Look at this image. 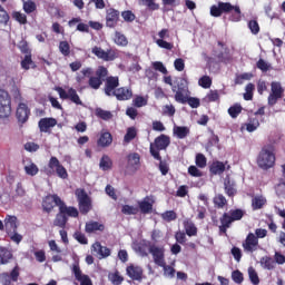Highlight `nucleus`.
<instances>
[{"label": "nucleus", "mask_w": 285, "mask_h": 285, "mask_svg": "<svg viewBox=\"0 0 285 285\" xmlns=\"http://www.w3.org/2000/svg\"><path fill=\"white\" fill-rule=\"evenodd\" d=\"M4 228H6L8 234L17 230V217L8 216L4 219Z\"/></svg>", "instance_id": "obj_31"}, {"label": "nucleus", "mask_w": 285, "mask_h": 285, "mask_svg": "<svg viewBox=\"0 0 285 285\" xmlns=\"http://www.w3.org/2000/svg\"><path fill=\"white\" fill-rule=\"evenodd\" d=\"M12 18L18 21V23H21V24H26L28 23V18L26 17L24 13H21L19 11H13L12 12Z\"/></svg>", "instance_id": "obj_50"}, {"label": "nucleus", "mask_w": 285, "mask_h": 285, "mask_svg": "<svg viewBox=\"0 0 285 285\" xmlns=\"http://www.w3.org/2000/svg\"><path fill=\"white\" fill-rule=\"evenodd\" d=\"M117 88H119V78L118 77H107L105 81V95L107 97H114L117 92Z\"/></svg>", "instance_id": "obj_13"}, {"label": "nucleus", "mask_w": 285, "mask_h": 285, "mask_svg": "<svg viewBox=\"0 0 285 285\" xmlns=\"http://www.w3.org/2000/svg\"><path fill=\"white\" fill-rule=\"evenodd\" d=\"M213 202L217 208H224L227 204L226 197H224L222 194L216 195Z\"/></svg>", "instance_id": "obj_48"}, {"label": "nucleus", "mask_w": 285, "mask_h": 285, "mask_svg": "<svg viewBox=\"0 0 285 285\" xmlns=\"http://www.w3.org/2000/svg\"><path fill=\"white\" fill-rule=\"evenodd\" d=\"M256 66L258 70H262V72H268V70H271V63L266 62L264 59H259Z\"/></svg>", "instance_id": "obj_57"}, {"label": "nucleus", "mask_w": 285, "mask_h": 285, "mask_svg": "<svg viewBox=\"0 0 285 285\" xmlns=\"http://www.w3.org/2000/svg\"><path fill=\"white\" fill-rule=\"evenodd\" d=\"M114 97H116L118 101H128V99H132V90L125 87L118 88Z\"/></svg>", "instance_id": "obj_25"}, {"label": "nucleus", "mask_w": 285, "mask_h": 285, "mask_svg": "<svg viewBox=\"0 0 285 285\" xmlns=\"http://www.w3.org/2000/svg\"><path fill=\"white\" fill-rule=\"evenodd\" d=\"M121 213H124V215H137L139 213V208L130 205H124Z\"/></svg>", "instance_id": "obj_52"}, {"label": "nucleus", "mask_w": 285, "mask_h": 285, "mask_svg": "<svg viewBox=\"0 0 285 285\" xmlns=\"http://www.w3.org/2000/svg\"><path fill=\"white\" fill-rule=\"evenodd\" d=\"M10 259H12V253L3 247H0V264H8V261Z\"/></svg>", "instance_id": "obj_40"}, {"label": "nucleus", "mask_w": 285, "mask_h": 285, "mask_svg": "<svg viewBox=\"0 0 285 285\" xmlns=\"http://www.w3.org/2000/svg\"><path fill=\"white\" fill-rule=\"evenodd\" d=\"M224 170H226V165H224V163H222V161L213 163V165L210 167V173L213 175H222V173H224Z\"/></svg>", "instance_id": "obj_34"}, {"label": "nucleus", "mask_w": 285, "mask_h": 285, "mask_svg": "<svg viewBox=\"0 0 285 285\" xmlns=\"http://www.w3.org/2000/svg\"><path fill=\"white\" fill-rule=\"evenodd\" d=\"M170 146V137L166 135L158 136L154 142L150 144V155L154 159L161 161V156L159 155V150H166Z\"/></svg>", "instance_id": "obj_3"}, {"label": "nucleus", "mask_w": 285, "mask_h": 285, "mask_svg": "<svg viewBox=\"0 0 285 285\" xmlns=\"http://www.w3.org/2000/svg\"><path fill=\"white\" fill-rule=\"evenodd\" d=\"M96 116L99 117L100 119H104L105 121H108V119H112V114L101 108L96 109Z\"/></svg>", "instance_id": "obj_47"}, {"label": "nucleus", "mask_w": 285, "mask_h": 285, "mask_svg": "<svg viewBox=\"0 0 285 285\" xmlns=\"http://www.w3.org/2000/svg\"><path fill=\"white\" fill-rule=\"evenodd\" d=\"M173 132L178 139H186L190 135V129L188 127L174 126Z\"/></svg>", "instance_id": "obj_29"}, {"label": "nucleus", "mask_w": 285, "mask_h": 285, "mask_svg": "<svg viewBox=\"0 0 285 285\" xmlns=\"http://www.w3.org/2000/svg\"><path fill=\"white\" fill-rule=\"evenodd\" d=\"M183 225L185 228V233L186 235H188V237H195V235H197V226H195L194 222H191L190 219H185Z\"/></svg>", "instance_id": "obj_28"}, {"label": "nucleus", "mask_w": 285, "mask_h": 285, "mask_svg": "<svg viewBox=\"0 0 285 285\" xmlns=\"http://www.w3.org/2000/svg\"><path fill=\"white\" fill-rule=\"evenodd\" d=\"M206 156H204V154H198L196 156V166H198V168H206Z\"/></svg>", "instance_id": "obj_62"}, {"label": "nucleus", "mask_w": 285, "mask_h": 285, "mask_svg": "<svg viewBox=\"0 0 285 285\" xmlns=\"http://www.w3.org/2000/svg\"><path fill=\"white\" fill-rule=\"evenodd\" d=\"M23 10L27 14H30L37 10V4L32 0L24 1Z\"/></svg>", "instance_id": "obj_49"}, {"label": "nucleus", "mask_w": 285, "mask_h": 285, "mask_svg": "<svg viewBox=\"0 0 285 285\" xmlns=\"http://www.w3.org/2000/svg\"><path fill=\"white\" fill-rule=\"evenodd\" d=\"M55 206H61V198L57 195H49L42 202V207L46 213H51Z\"/></svg>", "instance_id": "obj_15"}, {"label": "nucleus", "mask_w": 285, "mask_h": 285, "mask_svg": "<svg viewBox=\"0 0 285 285\" xmlns=\"http://www.w3.org/2000/svg\"><path fill=\"white\" fill-rule=\"evenodd\" d=\"M96 77H98V79H101V81H104V79L108 77V69L104 66H99L98 69L96 70Z\"/></svg>", "instance_id": "obj_56"}, {"label": "nucleus", "mask_w": 285, "mask_h": 285, "mask_svg": "<svg viewBox=\"0 0 285 285\" xmlns=\"http://www.w3.org/2000/svg\"><path fill=\"white\" fill-rule=\"evenodd\" d=\"M76 197L79 204L80 213L85 214L90 213L92 209V200L89 198L88 194L83 189L76 190Z\"/></svg>", "instance_id": "obj_7"}, {"label": "nucleus", "mask_w": 285, "mask_h": 285, "mask_svg": "<svg viewBox=\"0 0 285 285\" xmlns=\"http://www.w3.org/2000/svg\"><path fill=\"white\" fill-rule=\"evenodd\" d=\"M151 66L157 72H161V75H168V69L166 68V66H164V62L154 61L151 62Z\"/></svg>", "instance_id": "obj_45"}, {"label": "nucleus", "mask_w": 285, "mask_h": 285, "mask_svg": "<svg viewBox=\"0 0 285 285\" xmlns=\"http://www.w3.org/2000/svg\"><path fill=\"white\" fill-rule=\"evenodd\" d=\"M35 66V62H32V56L30 53L26 55L23 60L21 61V67L23 70H30Z\"/></svg>", "instance_id": "obj_44"}, {"label": "nucleus", "mask_w": 285, "mask_h": 285, "mask_svg": "<svg viewBox=\"0 0 285 285\" xmlns=\"http://www.w3.org/2000/svg\"><path fill=\"white\" fill-rule=\"evenodd\" d=\"M59 210H60V213L63 214L65 217H66V215L68 217H79V210H77V208H75V207L66 206V204H63V202L60 203Z\"/></svg>", "instance_id": "obj_27"}, {"label": "nucleus", "mask_w": 285, "mask_h": 285, "mask_svg": "<svg viewBox=\"0 0 285 285\" xmlns=\"http://www.w3.org/2000/svg\"><path fill=\"white\" fill-rule=\"evenodd\" d=\"M68 222V218L59 210V214H57L56 219L53 222V226H59V228H63L66 226V223Z\"/></svg>", "instance_id": "obj_41"}, {"label": "nucleus", "mask_w": 285, "mask_h": 285, "mask_svg": "<svg viewBox=\"0 0 285 285\" xmlns=\"http://www.w3.org/2000/svg\"><path fill=\"white\" fill-rule=\"evenodd\" d=\"M156 43L159 48H164L165 50H173L174 45L164 40V39H157Z\"/></svg>", "instance_id": "obj_59"}, {"label": "nucleus", "mask_w": 285, "mask_h": 285, "mask_svg": "<svg viewBox=\"0 0 285 285\" xmlns=\"http://www.w3.org/2000/svg\"><path fill=\"white\" fill-rule=\"evenodd\" d=\"M40 132H50L51 128L57 126V119L55 118H41L38 122Z\"/></svg>", "instance_id": "obj_20"}, {"label": "nucleus", "mask_w": 285, "mask_h": 285, "mask_svg": "<svg viewBox=\"0 0 285 285\" xmlns=\"http://www.w3.org/2000/svg\"><path fill=\"white\" fill-rule=\"evenodd\" d=\"M109 282L114 285H120L124 282V276L119 274V272H111L108 275Z\"/></svg>", "instance_id": "obj_38"}, {"label": "nucleus", "mask_w": 285, "mask_h": 285, "mask_svg": "<svg viewBox=\"0 0 285 285\" xmlns=\"http://www.w3.org/2000/svg\"><path fill=\"white\" fill-rule=\"evenodd\" d=\"M114 43H116V46H119L120 48H126L128 46V38L126 37V35L116 31L114 36Z\"/></svg>", "instance_id": "obj_30"}, {"label": "nucleus", "mask_w": 285, "mask_h": 285, "mask_svg": "<svg viewBox=\"0 0 285 285\" xmlns=\"http://www.w3.org/2000/svg\"><path fill=\"white\" fill-rule=\"evenodd\" d=\"M50 169H47L46 173L49 176L57 175L60 179H68V170L65 169L57 157H51L48 164Z\"/></svg>", "instance_id": "obj_6"}, {"label": "nucleus", "mask_w": 285, "mask_h": 285, "mask_svg": "<svg viewBox=\"0 0 285 285\" xmlns=\"http://www.w3.org/2000/svg\"><path fill=\"white\" fill-rule=\"evenodd\" d=\"M99 166L101 170H111L112 159H110L108 156L105 155L101 157Z\"/></svg>", "instance_id": "obj_37"}, {"label": "nucleus", "mask_w": 285, "mask_h": 285, "mask_svg": "<svg viewBox=\"0 0 285 285\" xmlns=\"http://www.w3.org/2000/svg\"><path fill=\"white\" fill-rule=\"evenodd\" d=\"M272 91L267 98L269 106H275L277 104L278 99H282L284 97V88L282 87L281 82L273 81L271 83Z\"/></svg>", "instance_id": "obj_11"}, {"label": "nucleus", "mask_w": 285, "mask_h": 285, "mask_svg": "<svg viewBox=\"0 0 285 285\" xmlns=\"http://www.w3.org/2000/svg\"><path fill=\"white\" fill-rule=\"evenodd\" d=\"M112 144V135L108 131L102 132L97 141L100 148H108Z\"/></svg>", "instance_id": "obj_26"}, {"label": "nucleus", "mask_w": 285, "mask_h": 285, "mask_svg": "<svg viewBox=\"0 0 285 285\" xmlns=\"http://www.w3.org/2000/svg\"><path fill=\"white\" fill-rule=\"evenodd\" d=\"M248 28H249L252 35H259V23L256 20L249 21Z\"/></svg>", "instance_id": "obj_61"}, {"label": "nucleus", "mask_w": 285, "mask_h": 285, "mask_svg": "<svg viewBox=\"0 0 285 285\" xmlns=\"http://www.w3.org/2000/svg\"><path fill=\"white\" fill-rule=\"evenodd\" d=\"M266 205V198L264 196H255L252 199V206L254 210H259V208H264Z\"/></svg>", "instance_id": "obj_33"}, {"label": "nucleus", "mask_w": 285, "mask_h": 285, "mask_svg": "<svg viewBox=\"0 0 285 285\" xmlns=\"http://www.w3.org/2000/svg\"><path fill=\"white\" fill-rule=\"evenodd\" d=\"M55 90H57L60 99H70V101L76 104V106H83V102L81 101V98H79V95L75 88L69 87L66 91V89L61 87H56Z\"/></svg>", "instance_id": "obj_8"}, {"label": "nucleus", "mask_w": 285, "mask_h": 285, "mask_svg": "<svg viewBox=\"0 0 285 285\" xmlns=\"http://www.w3.org/2000/svg\"><path fill=\"white\" fill-rule=\"evenodd\" d=\"M248 276H249L252 284H254V285L259 284V276L257 275V271H255V268H253V267L248 268Z\"/></svg>", "instance_id": "obj_54"}, {"label": "nucleus", "mask_w": 285, "mask_h": 285, "mask_svg": "<svg viewBox=\"0 0 285 285\" xmlns=\"http://www.w3.org/2000/svg\"><path fill=\"white\" fill-rule=\"evenodd\" d=\"M102 83L104 80H101V78H98L97 76H91L89 78V86L92 88V90H99Z\"/></svg>", "instance_id": "obj_42"}, {"label": "nucleus", "mask_w": 285, "mask_h": 285, "mask_svg": "<svg viewBox=\"0 0 285 285\" xmlns=\"http://www.w3.org/2000/svg\"><path fill=\"white\" fill-rule=\"evenodd\" d=\"M104 224L98 222H89L86 224V233H97V230L104 232Z\"/></svg>", "instance_id": "obj_32"}, {"label": "nucleus", "mask_w": 285, "mask_h": 285, "mask_svg": "<svg viewBox=\"0 0 285 285\" xmlns=\"http://www.w3.org/2000/svg\"><path fill=\"white\" fill-rule=\"evenodd\" d=\"M11 279L12 278H10V274H8V273L0 274V283L1 284L11 285L12 284Z\"/></svg>", "instance_id": "obj_64"}, {"label": "nucleus", "mask_w": 285, "mask_h": 285, "mask_svg": "<svg viewBox=\"0 0 285 285\" xmlns=\"http://www.w3.org/2000/svg\"><path fill=\"white\" fill-rule=\"evenodd\" d=\"M153 204H155V202L150 197H145L142 200L138 202L140 213L144 215L153 213Z\"/></svg>", "instance_id": "obj_24"}, {"label": "nucleus", "mask_w": 285, "mask_h": 285, "mask_svg": "<svg viewBox=\"0 0 285 285\" xmlns=\"http://www.w3.org/2000/svg\"><path fill=\"white\" fill-rule=\"evenodd\" d=\"M242 217H244V210L242 209H232L228 213H225L220 218V224H222L219 226L220 233H226V230L230 228V224L233 222H239Z\"/></svg>", "instance_id": "obj_4"}, {"label": "nucleus", "mask_w": 285, "mask_h": 285, "mask_svg": "<svg viewBox=\"0 0 285 285\" xmlns=\"http://www.w3.org/2000/svg\"><path fill=\"white\" fill-rule=\"evenodd\" d=\"M92 55L97 57V59H101L102 61H115L119 57V52L115 49L104 50L101 47H94L91 49Z\"/></svg>", "instance_id": "obj_9"}, {"label": "nucleus", "mask_w": 285, "mask_h": 285, "mask_svg": "<svg viewBox=\"0 0 285 285\" xmlns=\"http://www.w3.org/2000/svg\"><path fill=\"white\" fill-rule=\"evenodd\" d=\"M234 12L236 13L232 21H242V10L239 6H233L230 2H218V4H214L210 7V16L212 17H219L224 14V12Z\"/></svg>", "instance_id": "obj_1"}, {"label": "nucleus", "mask_w": 285, "mask_h": 285, "mask_svg": "<svg viewBox=\"0 0 285 285\" xmlns=\"http://www.w3.org/2000/svg\"><path fill=\"white\" fill-rule=\"evenodd\" d=\"M149 253H151L154 262L157 264V266H164V264H166V261H164V247L153 245L149 248Z\"/></svg>", "instance_id": "obj_16"}, {"label": "nucleus", "mask_w": 285, "mask_h": 285, "mask_svg": "<svg viewBox=\"0 0 285 285\" xmlns=\"http://www.w3.org/2000/svg\"><path fill=\"white\" fill-rule=\"evenodd\" d=\"M119 21V11L115 9L107 10L106 23L108 28H115Z\"/></svg>", "instance_id": "obj_23"}, {"label": "nucleus", "mask_w": 285, "mask_h": 285, "mask_svg": "<svg viewBox=\"0 0 285 285\" xmlns=\"http://www.w3.org/2000/svg\"><path fill=\"white\" fill-rule=\"evenodd\" d=\"M139 161L140 157L139 154H130L128 156V166H130L134 169H127V175H136L139 170Z\"/></svg>", "instance_id": "obj_19"}, {"label": "nucleus", "mask_w": 285, "mask_h": 285, "mask_svg": "<svg viewBox=\"0 0 285 285\" xmlns=\"http://www.w3.org/2000/svg\"><path fill=\"white\" fill-rule=\"evenodd\" d=\"M232 279L235 282V284H242V282H244V274H242L239 271H234L232 273Z\"/></svg>", "instance_id": "obj_60"}, {"label": "nucleus", "mask_w": 285, "mask_h": 285, "mask_svg": "<svg viewBox=\"0 0 285 285\" xmlns=\"http://www.w3.org/2000/svg\"><path fill=\"white\" fill-rule=\"evenodd\" d=\"M225 190L228 197H233L235 193H237V190L235 189V183L232 181L228 177L225 179Z\"/></svg>", "instance_id": "obj_35"}, {"label": "nucleus", "mask_w": 285, "mask_h": 285, "mask_svg": "<svg viewBox=\"0 0 285 285\" xmlns=\"http://www.w3.org/2000/svg\"><path fill=\"white\" fill-rule=\"evenodd\" d=\"M11 112L10 96L8 91L0 89V119H7V117H10Z\"/></svg>", "instance_id": "obj_10"}, {"label": "nucleus", "mask_w": 285, "mask_h": 285, "mask_svg": "<svg viewBox=\"0 0 285 285\" xmlns=\"http://www.w3.org/2000/svg\"><path fill=\"white\" fill-rule=\"evenodd\" d=\"M173 92H175V101L178 104H186L188 101V97H190V90H188V80L186 78L180 79L177 87L171 88Z\"/></svg>", "instance_id": "obj_5"}, {"label": "nucleus", "mask_w": 285, "mask_h": 285, "mask_svg": "<svg viewBox=\"0 0 285 285\" xmlns=\"http://www.w3.org/2000/svg\"><path fill=\"white\" fill-rule=\"evenodd\" d=\"M126 274L130 279H134L136 282H141L144 277V268L139 265L129 264L126 268Z\"/></svg>", "instance_id": "obj_14"}, {"label": "nucleus", "mask_w": 285, "mask_h": 285, "mask_svg": "<svg viewBox=\"0 0 285 285\" xmlns=\"http://www.w3.org/2000/svg\"><path fill=\"white\" fill-rule=\"evenodd\" d=\"M59 50L61 55L68 57V55H70V45L68 43V41H61L59 45Z\"/></svg>", "instance_id": "obj_58"}, {"label": "nucleus", "mask_w": 285, "mask_h": 285, "mask_svg": "<svg viewBox=\"0 0 285 285\" xmlns=\"http://www.w3.org/2000/svg\"><path fill=\"white\" fill-rule=\"evenodd\" d=\"M16 115L19 121L26 124V121H28V117H30V109H28V105L23 102L19 104Z\"/></svg>", "instance_id": "obj_21"}, {"label": "nucleus", "mask_w": 285, "mask_h": 285, "mask_svg": "<svg viewBox=\"0 0 285 285\" xmlns=\"http://www.w3.org/2000/svg\"><path fill=\"white\" fill-rule=\"evenodd\" d=\"M198 86H200L202 88H210V86H213V79H210V77L208 76H203L199 80H198Z\"/></svg>", "instance_id": "obj_53"}, {"label": "nucleus", "mask_w": 285, "mask_h": 285, "mask_svg": "<svg viewBox=\"0 0 285 285\" xmlns=\"http://www.w3.org/2000/svg\"><path fill=\"white\" fill-rule=\"evenodd\" d=\"M228 115L233 118L236 119L237 116L242 115V105L236 104L228 109Z\"/></svg>", "instance_id": "obj_43"}, {"label": "nucleus", "mask_w": 285, "mask_h": 285, "mask_svg": "<svg viewBox=\"0 0 285 285\" xmlns=\"http://www.w3.org/2000/svg\"><path fill=\"white\" fill-rule=\"evenodd\" d=\"M261 266L267 271H273V268H275V261L268 256H265L261 258Z\"/></svg>", "instance_id": "obj_39"}, {"label": "nucleus", "mask_w": 285, "mask_h": 285, "mask_svg": "<svg viewBox=\"0 0 285 285\" xmlns=\"http://www.w3.org/2000/svg\"><path fill=\"white\" fill-rule=\"evenodd\" d=\"M243 248L245 253H255V250L259 249V240L255 234L249 233L246 239L243 243Z\"/></svg>", "instance_id": "obj_12"}, {"label": "nucleus", "mask_w": 285, "mask_h": 285, "mask_svg": "<svg viewBox=\"0 0 285 285\" xmlns=\"http://www.w3.org/2000/svg\"><path fill=\"white\" fill-rule=\"evenodd\" d=\"M135 137H137V129H135V127H130L127 129V134L125 135L124 141L126 144H130V141H132Z\"/></svg>", "instance_id": "obj_46"}, {"label": "nucleus", "mask_w": 285, "mask_h": 285, "mask_svg": "<svg viewBox=\"0 0 285 285\" xmlns=\"http://www.w3.org/2000/svg\"><path fill=\"white\" fill-rule=\"evenodd\" d=\"M207 101H218L219 92L217 90H210L206 96Z\"/></svg>", "instance_id": "obj_63"}, {"label": "nucleus", "mask_w": 285, "mask_h": 285, "mask_svg": "<svg viewBox=\"0 0 285 285\" xmlns=\"http://www.w3.org/2000/svg\"><path fill=\"white\" fill-rule=\"evenodd\" d=\"M132 105L136 108H144V106H148V96H136L132 100Z\"/></svg>", "instance_id": "obj_36"}, {"label": "nucleus", "mask_w": 285, "mask_h": 285, "mask_svg": "<svg viewBox=\"0 0 285 285\" xmlns=\"http://www.w3.org/2000/svg\"><path fill=\"white\" fill-rule=\"evenodd\" d=\"M72 273L78 282H80V285H92V281L90 279V276L81 273V268L78 264H75L72 267Z\"/></svg>", "instance_id": "obj_17"}, {"label": "nucleus", "mask_w": 285, "mask_h": 285, "mask_svg": "<svg viewBox=\"0 0 285 285\" xmlns=\"http://www.w3.org/2000/svg\"><path fill=\"white\" fill-rule=\"evenodd\" d=\"M92 252L96 253L99 259H105L106 257H110V248L106 246H101V243H95L92 245Z\"/></svg>", "instance_id": "obj_22"}, {"label": "nucleus", "mask_w": 285, "mask_h": 285, "mask_svg": "<svg viewBox=\"0 0 285 285\" xmlns=\"http://www.w3.org/2000/svg\"><path fill=\"white\" fill-rule=\"evenodd\" d=\"M23 168L29 177H37L39 175V167L30 158L23 160Z\"/></svg>", "instance_id": "obj_18"}, {"label": "nucleus", "mask_w": 285, "mask_h": 285, "mask_svg": "<svg viewBox=\"0 0 285 285\" xmlns=\"http://www.w3.org/2000/svg\"><path fill=\"white\" fill-rule=\"evenodd\" d=\"M257 165L263 170H268L275 166V147L267 145L262 148L257 157Z\"/></svg>", "instance_id": "obj_2"}, {"label": "nucleus", "mask_w": 285, "mask_h": 285, "mask_svg": "<svg viewBox=\"0 0 285 285\" xmlns=\"http://www.w3.org/2000/svg\"><path fill=\"white\" fill-rule=\"evenodd\" d=\"M257 128H259V120L257 118L250 119L246 125L247 132H255Z\"/></svg>", "instance_id": "obj_51"}, {"label": "nucleus", "mask_w": 285, "mask_h": 285, "mask_svg": "<svg viewBox=\"0 0 285 285\" xmlns=\"http://www.w3.org/2000/svg\"><path fill=\"white\" fill-rule=\"evenodd\" d=\"M161 218L165 222H175V219H177V213L173 210L165 212L161 214Z\"/></svg>", "instance_id": "obj_55"}]
</instances>
